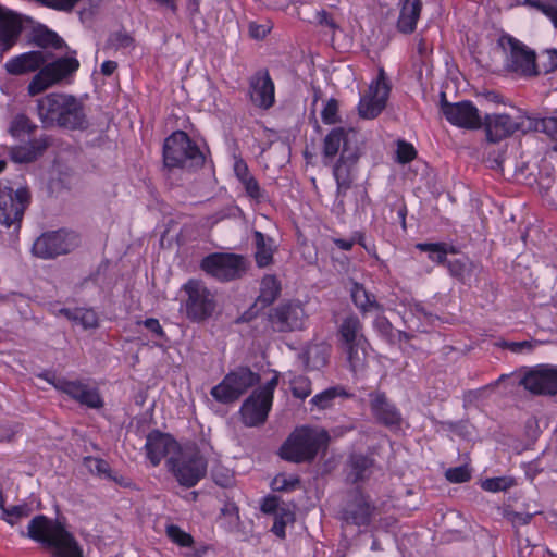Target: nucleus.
Wrapping results in <instances>:
<instances>
[{"label": "nucleus", "instance_id": "obj_1", "mask_svg": "<svg viewBox=\"0 0 557 557\" xmlns=\"http://www.w3.org/2000/svg\"><path fill=\"white\" fill-rule=\"evenodd\" d=\"M79 67L75 57L59 58L48 63V54L41 50H33L10 58L4 69L10 75H24L38 71L27 86L29 96H36L48 88L62 83Z\"/></svg>", "mask_w": 557, "mask_h": 557}, {"label": "nucleus", "instance_id": "obj_2", "mask_svg": "<svg viewBox=\"0 0 557 557\" xmlns=\"http://www.w3.org/2000/svg\"><path fill=\"white\" fill-rule=\"evenodd\" d=\"M352 129L337 127L332 129L324 138V162L333 160L341 152L338 161L333 166V176L336 181L337 198L345 197L354 181V168L358 160V150L351 138Z\"/></svg>", "mask_w": 557, "mask_h": 557}, {"label": "nucleus", "instance_id": "obj_3", "mask_svg": "<svg viewBox=\"0 0 557 557\" xmlns=\"http://www.w3.org/2000/svg\"><path fill=\"white\" fill-rule=\"evenodd\" d=\"M38 116L42 124L70 129L84 128L87 125L83 103L72 95L51 92L37 101Z\"/></svg>", "mask_w": 557, "mask_h": 557}, {"label": "nucleus", "instance_id": "obj_4", "mask_svg": "<svg viewBox=\"0 0 557 557\" xmlns=\"http://www.w3.org/2000/svg\"><path fill=\"white\" fill-rule=\"evenodd\" d=\"M27 535L40 543L53 557H84L74 535L60 522L39 515L33 518Z\"/></svg>", "mask_w": 557, "mask_h": 557}, {"label": "nucleus", "instance_id": "obj_5", "mask_svg": "<svg viewBox=\"0 0 557 557\" xmlns=\"http://www.w3.org/2000/svg\"><path fill=\"white\" fill-rule=\"evenodd\" d=\"M329 435L323 429L301 426L296 429L281 447L283 459L301 462L311 460L327 444Z\"/></svg>", "mask_w": 557, "mask_h": 557}, {"label": "nucleus", "instance_id": "obj_6", "mask_svg": "<svg viewBox=\"0 0 557 557\" xmlns=\"http://www.w3.org/2000/svg\"><path fill=\"white\" fill-rule=\"evenodd\" d=\"M166 465L180 485L193 487L206 475L208 462L198 449L186 447L171 456Z\"/></svg>", "mask_w": 557, "mask_h": 557}, {"label": "nucleus", "instance_id": "obj_7", "mask_svg": "<svg viewBox=\"0 0 557 557\" xmlns=\"http://www.w3.org/2000/svg\"><path fill=\"white\" fill-rule=\"evenodd\" d=\"M278 384V374L274 375L244 401L240 407V416L245 425L256 426L262 424L270 412L273 403V394Z\"/></svg>", "mask_w": 557, "mask_h": 557}, {"label": "nucleus", "instance_id": "obj_8", "mask_svg": "<svg viewBox=\"0 0 557 557\" xmlns=\"http://www.w3.org/2000/svg\"><path fill=\"white\" fill-rule=\"evenodd\" d=\"M203 154L199 148L189 139L184 132H174L170 135L163 146V161L168 168L184 166L187 162L190 165L203 163Z\"/></svg>", "mask_w": 557, "mask_h": 557}, {"label": "nucleus", "instance_id": "obj_9", "mask_svg": "<svg viewBox=\"0 0 557 557\" xmlns=\"http://www.w3.org/2000/svg\"><path fill=\"white\" fill-rule=\"evenodd\" d=\"M259 382V376L247 368L230 372L220 384L211 389V396L219 403L228 404L238 399L248 388Z\"/></svg>", "mask_w": 557, "mask_h": 557}, {"label": "nucleus", "instance_id": "obj_10", "mask_svg": "<svg viewBox=\"0 0 557 557\" xmlns=\"http://www.w3.org/2000/svg\"><path fill=\"white\" fill-rule=\"evenodd\" d=\"M29 191L25 187L15 191L9 186V182L0 181V223L10 227L20 222L29 203Z\"/></svg>", "mask_w": 557, "mask_h": 557}, {"label": "nucleus", "instance_id": "obj_11", "mask_svg": "<svg viewBox=\"0 0 557 557\" xmlns=\"http://www.w3.org/2000/svg\"><path fill=\"white\" fill-rule=\"evenodd\" d=\"M391 92V84L386 73L381 67L376 78L372 79L367 92L358 103L359 115L363 119L376 117L385 108Z\"/></svg>", "mask_w": 557, "mask_h": 557}, {"label": "nucleus", "instance_id": "obj_12", "mask_svg": "<svg viewBox=\"0 0 557 557\" xmlns=\"http://www.w3.org/2000/svg\"><path fill=\"white\" fill-rule=\"evenodd\" d=\"M498 46L506 55V65L510 71L525 76L536 73L535 54L519 40L503 35L498 39Z\"/></svg>", "mask_w": 557, "mask_h": 557}, {"label": "nucleus", "instance_id": "obj_13", "mask_svg": "<svg viewBox=\"0 0 557 557\" xmlns=\"http://www.w3.org/2000/svg\"><path fill=\"white\" fill-rule=\"evenodd\" d=\"M201 269L219 281H231L245 273L246 261L235 253H212L201 261Z\"/></svg>", "mask_w": 557, "mask_h": 557}, {"label": "nucleus", "instance_id": "obj_14", "mask_svg": "<svg viewBox=\"0 0 557 557\" xmlns=\"http://www.w3.org/2000/svg\"><path fill=\"white\" fill-rule=\"evenodd\" d=\"M188 295L186 302L187 315L195 321H201L210 317L215 309L213 294L200 282L188 281L184 285Z\"/></svg>", "mask_w": 557, "mask_h": 557}, {"label": "nucleus", "instance_id": "obj_15", "mask_svg": "<svg viewBox=\"0 0 557 557\" xmlns=\"http://www.w3.org/2000/svg\"><path fill=\"white\" fill-rule=\"evenodd\" d=\"M269 321L276 332H293L305 327L307 314L299 301H288L274 308Z\"/></svg>", "mask_w": 557, "mask_h": 557}, {"label": "nucleus", "instance_id": "obj_16", "mask_svg": "<svg viewBox=\"0 0 557 557\" xmlns=\"http://www.w3.org/2000/svg\"><path fill=\"white\" fill-rule=\"evenodd\" d=\"M76 245V236L65 231L42 234L33 244V253L42 259L67 253Z\"/></svg>", "mask_w": 557, "mask_h": 557}, {"label": "nucleus", "instance_id": "obj_17", "mask_svg": "<svg viewBox=\"0 0 557 557\" xmlns=\"http://www.w3.org/2000/svg\"><path fill=\"white\" fill-rule=\"evenodd\" d=\"M442 112L445 119L454 126L466 129H479L482 126V117L479 110L471 101L444 102L442 104Z\"/></svg>", "mask_w": 557, "mask_h": 557}, {"label": "nucleus", "instance_id": "obj_18", "mask_svg": "<svg viewBox=\"0 0 557 557\" xmlns=\"http://www.w3.org/2000/svg\"><path fill=\"white\" fill-rule=\"evenodd\" d=\"M482 125H484L487 140L492 143H497L519 131L525 132V119L517 121L505 113L485 115Z\"/></svg>", "mask_w": 557, "mask_h": 557}, {"label": "nucleus", "instance_id": "obj_19", "mask_svg": "<svg viewBox=\"0 0 557 557\" xmlns=\"http://www.w3.org/2000/svg\"><path fill=\"white\" fill-rule=\"evenodd\" d=\"M54 387L69 395L82 405L90 408H100L103 403L96 388L81 381H69L64 379L48 380Z\"/></svg>", "mask_w": 557, "mask_h": 557}, {"label": "nucleus", "instance_id": "obj_20", "mask_svg": "<svg viewBox=\"0 0 557 557\" xmlns=\"http://www.w3.org/2000/svg\"><path fill=\"white\" fill-rule=\"evenodd\" d=\"M521 384L533 394L554 395L557 393V368L540 366L528 372Z\"/></svg>", "mask_w": 557, "mask_h": 557}, {"label": "nucleus", "instance_id": "obj_21", "mask_svg": "<svg viewBox=\"0 0 557 557\" xmlns=\"http://www.w3.org/2000/svg\"><path fill=\"white\" fill-rule=\"evenodd\" d=\"M249 97L256 107L263 110L274 104L275 86L268 71H258L250 77Z\"/></svg>", "mask_w": 557, "mask_h": 557}, {"label": "nucleus", "instance_id": "obj_22", "mask_svg": "<svg viewBox=\"0 0 557 557\" xmlns=\"http://www.w3.org/2000/svg\"><path fill=\"white\" fill-rule=\"evenodd\" d=\"M181 448L171 435L160 432L150 433L145 445L147 458L153 467L159 466L165 457L176 456Z\"/></svg>", "mask_w": 557, "mask_h": 557}, {"label": "nucleus", "instance_id": "obj_23", "mask_svg": "<svg viewBox=\"0 0 557 557\" xmlns=\"http://www.w3.org/2000/svg\"><path fill=\"white\" fill-rule=\"evenodd\" d=\"M399 7L397 29L403 34H411L414 32L420 17L421 0H399Z\"/></svg>", "mask_w": 557, "mask_h": 557}, {"label": "nucleus", "instance_id": "obj_24", "mask_svg": "<svg viewBox=\"0 0 557 557\" xmlns=\"http://www.w3.org/2000/svg\"><path fill=\"white\" fill-rule=\"evenodd\" d=\"M371 410L386 425H395L400 421V414L394 405L387 401L382 393L371 394Z\"/></svg>", "mask_w": 557, "mask_h": 557}, {"label": "nucleus", "instance_id": "obj_25", "mask_svg": "<svg viewBox=\"0 0 557 557\" xmlns=\"http://www.w3.org/2000/svg\"><path fill=\"white\" fill-rule=\"evenodd\" d=\"M339 337L343 348L347 346H359L367 343V338L362 333V325L357 317H347L339 326Z\"/></svg>", "mask_w": 557, "mask_h": 557}, {"label": "nucleus", "instance_id": "obj_26", "mask_svg": "<svg viewBox=\"0 0 557 557\" xmlns=\"http://www.w3.org/2000/svg\"><path fill=\"white\" fill-rule=\"evenodd\" d=\"M255 239V259L259 268H265L273 262V255L276 245L273 238L265 236L260 231L253 232Z\"/></svg>", "mask_w": 557, "mask_h": 557}, {"label": "nucleus", "instance_id": "obj_27", "mask_svg": "<svg viewBox=\"0 0 557 557\" xmlns=\"http://www.w3.org/2000/svg\"><path fill=\"white\" fill-rule=\"evenodd\" d=\"M372 515V507L368 499L359 496L349 505L345 513V520L356 525H368Z\"/></svg>", "mask_w": 557, "mask_h": 557}, {"label": "nucleus", "instance_id": "obj_28", "mask_svg": "<svg viewBox=\"0 0 557 557\" xmlns=\"http://www.w3.org/2000/svg\"><path fill=\"white\" fill-rule=\"evenodd\" d=\"M368 348V342L362 343L360 347L354 345L343 348L346 354L348 366L355 374L361 373L366 369Z\"/></svg>", "mask_w": 557, "mask_h": 557}, {"label": "nucleus", "instance_id": "obj_29", "mask_svg": "<svg viewBox=\"0 0 557 557\" xmlns=\"http://www.w3.org/2000/svg\"><path fill=\"white\" fill-rule=\"evenodd\" d=\"M44 148L38 141H27L26 145L13 147L10 156L14 162L27 163L35 160L42 152Z\"/></svg>", "mask_w": 557, "mask_h": 557}, {"label": "nucleus", "instance_id": "obj_30", "mask_svg": "<svg viewBox=\"0 0 557 557\" xmlns=\"http://www.w3.org/2000/svg\"><path fill=\"white\" fill-rule=\"evenodd\" d=\"M281 284L274 275H265L260 285V295L257 299L263 306L272 304L280 295Z\"/></svg>", "mask_w": 557, "mask_h": 557}, {"label": "nucleus", "instance_id": "obj_31", "mask_svg": "<svg viewBox=\"0 0 557 557\" xmlns=\"http://www.w3.org/2000/svg\"><path fill=\"white\" fill-rule=\"evenodd\" d=\"M336 397H349V394L342 386H333L314 395L310 403L319 409H327Z\"/></svg>", "mask_w": 557, "mask_h": 557}, {"label": "nucleus", "instance_id": "obj_32", "mask_svg": "<svg viewBox=\"0 0 557 557\" xmlns=\"http://www.w3.org/2000/svg\"><path fill=\"white\" fill-rule=\"evenodd\" d=\"M534 129L545 133L550 138H557V117L532 119L525 116V132Z\"/></svg>", "mask_w": 557, "mask_h": 557}, {"label": "nucleus", "instance_id": "obj_33", "mask_svg": "<svg viewBox=\"0 0 557 557\" xmlns=\"http://www.w3.org/2000/svg\"><path fill=\"white\" fill-rule=\"evenodd\" d=\"M3 20L4 16L0 20V48L2 51H8L16 42L20 28L14 22Z\"/></svg>", "mask_w": 557, "mask_h": 557}, {"label": "nucleus", "instance_id": "obj_34", "mask_svg": "<svg viewBox=\"0 0 557 557\" xmlns=\"http://www.w3.org/2000/svg\"><path fill=\"white\" fill-rule=\"evenodd\" d=\"M350 293L352 301L360 310L369 311L373 308H379L374 297L370 295L359 283L354 282L351 284Z\"/></svg>", "mask_w": 557, "mask_h": 557}, {"label": "nucleus", "instance_id": "obj_35", "mask_svg": "<svg viewBox=\"0 0 557 557\" xmlns=\"http://www.w3.org/2000/svg\"><path fill=\"white\" fill-rule=\"evenodd\" d=\"M306 356V367L309 370H318L326 364L329 349L324 345H312L308 348Z\"/></svg>", "mask_w": 557, "mask_h": 557}, {"label": "nucleus", "instance_id": "obj_36", "mask_svg": "<svg viewBox=\"0 0 557 557\" xmlns=\"http://www.w3.org/2000/svg\"><path fill=\"white\" fill-rule=\"evenodd\" d=\"M33 129L34 125L30 123L29 119L20 114L12 121L9 133L15 139L26 140L29 138Z\"/></svg>", "mask_w": 557, "mask_h": 557}, {"label": "nucleus", "instance_id": "obj_37", "mask_svg": "<svg viewBox=\"0 0 557 557\" xmlns=\"http://www.w3.org/2000/svg\"><path fill=\"white\" fill-rule=\"evenodd\" d=\"M405 319L412 327L420 330L425 323L431 321L432 317L421 304H413L410 305L408 312L405 313Z\"/></svg>", "mask_w": 557, "mask_h": 557}, {"label": "nucleus", "instance_id": "obj_38", "mask_svg": "<svg viewBox=\"0 0 557 557\" xmlns=\"http://www.w3.org/2000/svg\"><path fill=\"white\" fill-rule=\"evenodd\" d=\"M61 312L64 313L69 319L77 321L85 329H91L98 324V318L94 310L77 309L74 313H71L70 310L62 309Z\"/></svg>", "mask_w": 557, "mask_h": 557}, {"label": "nucleus", "instance_id": "obj_39", "mask_svg": "<svg viewBox=\"0 0 557 557\" xmlns=\"http://www.w3.org/2000/svg\"><path fill=\"white\" fill-rule=\"evenodd\" d=\"M416 247L428 252L429 258L437 263L444 262L449 251L447 245L443 243H419Z\"/></svg>", "mask_w": 557, "mask_h": 557}, {"label": "nucleus", "instance_id": "obj_40", "mask_svg": "<svg viewBox=\"0 0 557 557\" xmlns=\"http://www.w3.org/2000/svg\"><path fill=\"white\" fill-rule=\"evenodd\" d=\"M299 479L294 474L280 473L273 478L271 487L276 492H290L299 486Z\"/></svg>", "mask_w": 557, "mask_h": 557}, {"label": "nucleus", "instance_id": "obj_41", "mask_svg": "<svg viewBox=\"0 0 557 557\" xmlns=\"http://www.w3.org/2000/svg\"><path fill=\"white\" fill-rule=\"evenodd\" d=\"M350 462L355 482L366 479L368 470L373 466L372 459L362 455L352 456Z\"/></svg>", "mask_w": 557, "mask_h": 557}, {"label": "nucleus", "instance_id": "obj_42", "mask_svg": "<svg viewBox=\"0 0 557 557\" xmlns=\"http://www.w3.org/2000/svg\"><path fill=\"white\" fill-rule=\"evenodd\" d=\"M515 485V480L509 476H497L485 479L481 483V487L484 491L496 493L502 491H507L511 486Z\"/></svg>", "mask_w": 557, "mask_h": 557}, {"label": "nucleus", "instance_id": "obj_43", "mask_svg": "<svg viewBox=\"0 0 557 557\" xmlns=\"http://www.w3.org/2000/svg\"><path fill=\"white\" fill-rule=\"evenodd\" d=\"M166 535L181 547H190L194 544L193 536L174 524L166 527Z\"/></svg>", "mask_w": 557, "mask_h": 557}, {"label": "nucleus", "instance_id": "obj_44", "mask_svg": "<svg viewBox=\"0 0 557 557\" xmlns=\"http://www.w3.org/2000/svg\"><path fill=\"white\" fill-rule=\"evenodd\" d=\"M290 388H292V393L295 397L305 399L312 392L311 381L307 376H304V375L295 376L290 381Z\"/></svg>", "mask_w": 557, "mask_h": 557}, {"label": "nucleus", "instance_id": "obj_45", "mask_svg": "<svg viewBox=\"0 0 557 557\" xmlns=\"http://www.w3.org/2000/svg\"><path fill=\"white\" fill-rule=\"evenodd\" d=\"M224 519V527L227 531H233L239 523L238 507L234 503H226L221 509Z\"/></svg>", "mask_w": 557, "mask_h": 557}, {"label": "nucleus", "instance_id": "obj_46", "mask_svg": "<svg viewBox=\"0 0 557 557\" xmlns=\"http://www.w3.org/2000/svg\"><path fill=\"white\" fill-rule=\"evenodd\" d=\"M212 479L221 487H230L235 482L234 472L228 468L220 466L213 468Z\"/></svg>", "mask_w": 557, "mask_h": 557}, {"label": "nucleus", "instance_id": "obj_47", "mask_svg": "<svg viewBox=\"0 0 557 557\" xmlns=\"http://www.w3.org/2000/svg\"><path fill=\"white\" fill-rule=\"evenodd\" d=\"M539 67L544 73H552L557 69V50L548 49L541 53Z\"/></svg>", "mask_w": 557, "mask_h": 557}, {"label": "nucleus", "instance_id": "obj_48", "mask_svg": "<svg viewBox=\"0 0 557 557\" xmlns=\"http://www.w3.org/2000/svg\"><path fill=\"white\" fill-rule=\"evenodd\" d=\"M530 4L546 15L553 25L557 27V4L549 1H531Z\"/></svg>", "mask_w": 557, "mask_h": 557}, {"label": "nucleus", "instance_id": "obj_49", "mask_svg": "<svg viewBox=\"0 0 557 557\" xmlns=\"http://www.w3.org/2000/svg\"><path fill=\"white\" fill-rule=\"evenodd\" d=\"M417 151L414 147L404 140L397 143L396 159L399 163H408L416 158Z\"/></svg>", "mask_w": 557, "mask_h": 557}, {"label": "nucleus", "instance_id": "obj_50", "mask_svg": "<svg viewBox=\"0 0 557 557\" xmlns=\"http://www.w3.org/2000/svg\"><path fill=\"white\" fill-rule=\"evenodd\" d=\"M445 476L451 483H463L470 480L471 472L467 466H460L447 469Z\"/></svg>", "mask_w": 557, "mask_h": 557}, {"label": "nucleus", "instance_id": "obj_51", "mask_svg": "<svg viewBox=\"0 0 557 557\" xmlns=\"http://www.w3.org/2000/svg\"><path fill=\"white\" fill-rule=\"evenodd\" d=\"M321 119L324 124H335L338 122V102L335 99H329L321 112Z\"/></svg>", "mask_w": 557, "mask_h": 557}, {"label": "nucleus", "instance_id": "obj_52", "mask_svg": "<svg viewBox=\"0 0 557 557\" xmlns=\"http://www.w3.org/2000/svg\"><path fill=\"white\" fill-rule=\"evenodd\" d=\"M37 42L41 47H53L61 48L63 45L62 38H60L54 32L46 30L37 36Z\"/></svg>", "mask_w": 557, "mask_h": 557}, {"label": "nucleus", "instance_id": "obj_53", "mask_svg": "<svg viewBox=\"0 0 557 557\" xmlns=\"http://www.w3.org/2000/svg\"><path fill=\"white\" fill-rule=\"evenodd\" d=\"M242 185L244 186L246 194L250 198H252L255 200H260L263 198V191L260 188L259 183L257 182V180L253 176L242 182Z\"/></svg>", "mask_w": 557, "mask_h": 557}, {"label": "nucleus", "instance_id": "obj_54", "mask_svg": "<svg viewBox=\"0 0 557 557\" xmlns=\"http://www.w3.org/2000/svg\"><path fill=\"white\" fill-rule=\"evenodd\" d=\"M7 515V521L10 524L16 523L21 518L27 517L29 515V509L27 506L18 505L13 506L12 508L4 511Z\"/></svg>", "mask_w": 557, "mask_h": 557}, {"label": "nucleus", "instance_id": "obj_55", "mask_svg": "<svg viewBox=\"0 0 557 557\" xmlns=\"http://www.w3.org/2000/svg\"><path fill=\"white\" fill-rule=\"evenodd\" d=\"M86 466L91 472H96L100 475H107L109 472V465L102 459L86 458Z\"/></svg>", "mask_w": 557, "mask_h": 557}, {"label": "nucleus", "instance_id": "obj_56", "mask_svg": "<svg viewBox=\"0 0 557 557\" xmlns=\"http://www.w3.org/2000/svg\"><path fill=\"white\" fill-rule=\"evenodd\" d=\"M233 168L234 173L240 183L252 176L246 162L243 159L236 158Z\"/></svg>", "mask_w": 557, "mask_h": 557}, {"label": "nucleus", "instance_id": "obj_57", "mask_svg": "<svg viewBox=\"0 0 557 557\" xmlns=\"http://www.w3.org/2000/svg\"><path fill=\"white\" fill-rule=\"evenodd\" d=\"M271 27L267 24H249V34L255 39H263L269 33Z\"/></svg>", "mask_w": 557, "mask_h": 557}, {"label": "nucleus", "instance_id": "obj_58", "mask_svg": "<svg viewBox=\"0 0 557 557\" xmlns=\"http://www.w3.org/2000/svg\"><path fill=\"white\" fill-rule=\"evenodd\" d=\"M277 507H278L277 497L267 496L263 498L260 508L264 513H273V512H276Z\"/></svg>", "mask_w": 557, "mask_h": 557}, {"label": "nucleus", "instance_id": "obj_59", "mask_svg": "<svg viewBox=\"0 0 557 557\" xmlns=\"http://www.w3.org/2000/svg\"><path fill=\"white\" fill-rule=\"evenodd\" d=\"M146 329H148L150 332H152L154 335L162 337L164 336L163 329L160 324V322L154 318L146 319L141 322Z\"/></svg>", "mask_w": 557, "mask_h": 557}, {"label": "nucleus", "instance_id": "obj_60", "mask_svg": "<svg viewBox=\"0 0 557 557\" xmlns=\"http://www.w3.org/2000/svg\"><path fill=\"white\" fill-rule=\"evenodd\" d=\"M374 327L383 335H388L392 331V324L384 317H377L374 321Z\"/></svg>", "mask_w": 557, "mask_h": 557}, {"label": "nucleus", "instance_id": "obj_61", "mask_svg": "<svg viewBox=\"0 0 557 557\" xmlns=\"http://www.w3.org/2000/svg\"><path fill=\"white\" fill-rule=\"evenodd\" d=\"M287 523H285V520H283V516H275V521H274V524L272 527V531L275 535L280 536V537H284L285 536V525Z\"/></svg>", "mask_w": 557, "mask_h": 557}, {"label": "nucleus", "instance_id": "obj_62", "mask_svg": "<svg viewBox=\"0 0 557 557\" xmlns=\"http://www.w3.org/2000/svg\"><path fill=\"white\" fill-rule=\"evenodd\" d=\"M117 67V64L115 61H111V60H108V61H104L102 64H101V73L106 76H110Z\"/></svg>", "mask_w": 557, "mask_h": 557}, {"label": "nucleus", "instance_id": "obj_63", "mask_svg": "<svg viewBox=\"0 0 557 557\" xmlns=\"http://www.w3.org/2000/svg\"><path fill=\"white\" fill-rule=\"evenodd\" d=\"M335 245L343 250H350L355 244L354 239H334Z\"/></svg>", "mask_w": 557, "mask_h": 557}, {"label": "nucleus", "instance_id": "obj_64", "mask_svg": "<svg viewBox=\"0 0 557 557\" xmlns=\"http://www.w3.org/2000/svg\"><path fill=\"white\" fill-rule=\"evenodd\" d=\"M417 49L420 54H425L429 51V45L423 38H419Z\"/></svg>", "mask_w": 557, "mask_h": 557}]
</instances>
